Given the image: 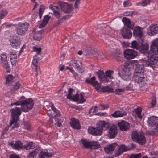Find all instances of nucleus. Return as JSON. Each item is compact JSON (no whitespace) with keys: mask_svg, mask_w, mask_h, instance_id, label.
Returning <instances> with one entry per match:
<instances>
[{"mask_svg":"<svg viewBox=\"0 0 158 158\" xmlns=\"http://www.w3.org/2000/svg\"><path fill=\"white\" fill-rule=\"evenodd\" d=\"M56 119V122L57 126L58 127H60L61 125L62 121L60 119L57 118Z\"/></svg>","mask_w":158,"mask_h":158,"instance_id":"58","label":"nucleus"},{"mask_svg":"<svg viewBox=\"0 0 158 158\" xmlns=\"http://www.w3.org/2000/svg\"><path fill=\"white\" fill-rule=\"evenodd\" d=\"M131 64V62L128 61L125 63L124 64V68H123L122 70H125L127 71L130 70V65Z\"/></svg>","mask_w":158,"mask_h":158,"instance_id":"35","label":"nucleus"},{"mask_svg":"<svg viewBox=\"0 0 158 158\" xmlns=\"http://www.w3.org/2000/svg\"><path fill=\"white\" fill-rule=\"evenodd\" d=\"M70 100H72L73 101L77 102L79 99V94L78 93H76L73 96L71 95V99H69Z\"/></svg>","mask_w":158,"mask_h":158,"instance_id":"44","label":"nucleus"},{"mask_svg":"<svg viewBox=\"0 0 158 158\" xmlns=\"http://www.w3.org/2000/svg\"><path fill=\"white\" fill-rule=\"evenodd\" d=\"M122 21L124 24V27L123 28L127 29H133L134 28V23L131 21L130 19L126 17L123 18Z\"/></svg>","mask_w":158,"mask_h":158,"instance_id":"17","label":"nucleus"},{"mask_svg":"<svg viewBox=\"0 0 158 158\" xmlns=\"http://www.w3.org/2000/svg\"><path fill=\"white\" fill-rule=\"evenodd\" d=\"M91 149H97L100 147V145L95 141H91Z\"/></svg>","mask_w":158,"mask_h":158,"instance_id":"32","label":"nucleus"},{"mask_svg":"<svg viewBox=\"0 0 158 158\" xmlns=\"http://www.w3.org/2000/svg\"><path fill=\"white\" fill-rule=\"evenodd\" d=\"M11 106L21 105L22 111L24 112H27L32 108L34 102L32 99H26L25 97L22 96L21 97L19 101L11 103Z\"/></svg>","mask_w":158,"mask_h":158,"instance_id":"3","label":"nucleus"},{"mask_svg":"<svg viewBox=\"0 0 158 158\" xmlns=\"http://www.w3.org/2000/svg\"><path fill=\"white\" fill-rule=\"evenodd\" d=\"M108 106L107 105L101 104L99 106V109L102 110H103L105 109L108 108Z\"/></svg>","mask_w":158,"mask_h":158,"instance_id":"57","label":"nucleus"},{"mask_svg":"<svg viewBox=\"0 0 158 158\" xmlns=\"http://www.w3.org/2000/svg\"><path fill=\"white\" fill-rule=\"evenodd\" d=\"M129 149L124 145H122L119 146L118 149L115 152V156L117 157L121 155L123 152L127 150H129Z\"/></svg>","mask_w":158,"mask_h":158,"instance_id":"22","label":"nucleus"},{"mask_svg":"<svg viewBox=\"0 0 158 158\" xmlns=\"http://www.w3.org/2000/svg\"><path fill=\"white\" fill-rule=\"evenodd\" d=\"M114 57L117 60L118 58H120L119 54H118L117 52H115L113 55Z\"/></svg>","mask_w":158,"mask_h":158,"instance_id":"63","label":"nucleus"},{"mask_svg":"<svg viewBox=\"0 0 158 158\" xmlns=\"http://www.w3.org/2000/svg\"><path fill=\"white\" fill-rule=\"evenodd\" d=\"M148 60L143 59L139 60L138 62H136L135 64L136 68L135 69L134 74H144V67L150 66L153 67L157 63V57L152 56L151 54L148 55Z\"/></svg>","mask_w":158,"mask_h":158,"instance_id":"1","label":"nucleus"},{"mask_svg":"<svg viewBox=\"0 0 158 158\" xmlns=\"http://www.w3.org/2000/svg\"><path fill=\"white\" fill-rule=\"evenodd\" d=\"M156 102V99L155 97L153 96L152 98V101L150 104L149 105L148 107L149 108H153L155 105Z\"/></svg>","mask_w":158,"mask_h":158,"instance_id":"37","label":"nucleus"},{"mask_svg":"<svg viewBox=\"0 0 158 158\" xmlns=\"http://www.w3.org/2000/svg\"><path fill=\"white\" fill-rule=\"evenodd\" d=\"M148 125L154 127L156 132H158V117L152 116L149 117L147 121Z\"/></svg>","mask_w":158,"mask_h":158,"instance_id":"10","label":"nucleus"},{"mask_svg":"<svg viewBox=\"0 0 158 158\" xmlns=\"http://www.w3.org/2000/svg\"><path fill=\"white\" fill-rule=\"evenodd\" d=\"M33 50L34 52H35L37 53V55H35V56L36 57H37V56L41 52V48L40 47L39 48H36L34 46L33 47Z\"/></svg>","mask_w":158,"mask_h":158,"instance_id":"46","label":"nucleus"},{"mask_svg":"<svg viewBox=\"0 0 158 158\" xmlns=\"http://www.w3.org/2000/svg\"><path fill=\"white\" fill-rule=\"evenodd\" d=\"M71 126L75 129H80L81 128L80 123L79 120L75 118H72L70 122Z\"/></svg>","mask_w":158,"mask_h":158,"instance_id":"21","label":"nucleus"},{"mask_svg":"<svg viewBox=\"0 0 158 158\" xmlns=\"http://www.w3.org/2000/svg\"><path fill=\"white\" fill-rule=\"evenodd\" d=\"M124 91V90L123 89L118 88L116 89L115 93L118 95H120L122 94Z\"/></svg>","mask_w":158,"mask_h":158,"instance_id":"50","label":"nucleus"},{"mask_svg":"<svg viewBox=\"0 0 158 158\" xmlns=\"http://www.w3.org/2000/svg\"><path fill=\"white\" fill-rule=\"evenodd\" d=\"M131 29L123 28L121 31V33L122 37L124 39H129L132 36V33Z\"/></svg>","mask_w":158,"mask_h":158,"instance_id":"15","label":"nucleus"},{"mask_svg":"<svg viewBox=\"0 0 158 158\" xmlns=\"http://www.w3.org/2000/svg\"><path fill=\"white\" fill-rule=\"evenodd\" d=\"M9 158H20L18 155L15 154H11L10 155Z\"/></svg>","mask_w":158,"mask_h":158,"instance_id":"64","label":"nucleus"},{"mask_svg":"<svg viewBox=\"0 0 158 158\" xmlns=\"http://www.w3.org/2000/svg\"><path fill=\"white\" fill-rule=\"evenodd\" d=\"M46 152L42 151L39 153L38 158H45L46 157Z\"/></svg>","mask_w":158,"mask_h":158,"instance_id":"47","label":"nucleus"},{"mask_svg":"<svg viewBox=\"0 0 158 158\" xmlns=\"http://www.w3.org/2000/svg\"><path fill=\"white\" fill-rule=\"evenodd\" d=\"M148 48L149 45L147 43L142 44L139 48L140 52L146 56L147 58H144L143 59L148 60V55L151 54V55L154 56L153 57H157V63L158 62V56L157 55L158 53V39H155L152 41V44L150 46V51L149 52L148 51Z\"/></svg>","mask_w":158,"mask_h":158,"instance_id":"2","label":"nucleus"},{"mask_svg":"<svg viewBox=\"0 0 158 158\" xmlns=\"http://www.w3.org/2000/svg\"><path fill=\"white\" fill-rule=\"evenodd\" d=\"M58 5L61 10L65 13H71L73 11V7L72 4L60 1L58 2Z\"/></svg>","mask_w":158,"mask_h":158,"instance_id":"9","label":"nucleus"},{"mask_svg":"<svg viewBox=\"0 0 158 158\" xmlns=\"http://www.w3.org/2000/svg\"><path fill=\"white\" fill-rule=\"evenodd\" d=\"M81 63L74 59L72 60L71 63L69 64L70 67L73 66L75 69H77L79 73H82L84 71V69L81 67Z\"/></svg>","mask_w":158,"mask_h":158,"instance_id":"14","label":"nucleus"},{"mask_svg":"<svg viewBox=\"0 0 158 158\" xmlns=\"http://www.w3.org/2000/svg\"><path fill=\"white\" fill-rule=\"evenodd\" d=\"M109 125L105 121L99 122L96 127H89L88 131L89 133L95 136H100L102 133L103 130H106L109 127Z\"/></svg>","mask_w":158,"mask_h":158,"instance_id":"4","label":"nucleus"},{"mask_svg":"<svg viewBox=\"0 0 158 158\" xmlns=\"http://www.w3.org/2000/svg\"><path fill=\"white\" fill-rule=\"evenodd\" d=\"M141 156V154L140 153L136 154H132L130 155L129 158H140Z\"/></svg>","mask_w":158,"mask_h":158,"instance_id":"48","label":"nucleus"},{"mask_svg":"<svg viewBox=\"0 0 158 158\" xmlns=\"http://www.w3.org/2000/svg\"><path fill=\"white\" fill-rule=\"evenodd\" d=\"M117 146V144L116 143H114L109 145L107 146L104 148L105 152L107 154L111 153L115 149V148Z\"/></svg>","mask_w":158,"mask_h":158,"instance_id":"24","label":"nucleus"},{"mask_svg":"<svg viewBox=\"0 0 158 158\" xmlns=\"http://www.w3.org/2000/svg\"><path fill=\"white\" fill-rule=\"evenodd\" d=\"M131 47L132 48L135 49H137L139 47L138 43L135 40L133 41L131 43Z\"/></svg>","mask_w":158,"mask_h":158,"instance_id":"45","label":"nucleus"},{"mask_svg":"<svg viewBox=\"0 0 158 158\" xmlns=\"http://www.w3.org/2000/svg\"><path fill=\"white\" fill-rule=\"evenodd\" d=\"M29 27L28 23H21L18 24L16 28L17 34L21 36H23L28 30Z\"/></svg>","mask_w":158,"mask_h":158,"instance_id":"7","label":"nucleus"},{"mask_svg":"<svg viewBox=\"0 0 158 158\" xmlns=\"http://www.w3.org/2000/svg\"><path fill=\"white\" fill-rule=\"evenodd\" d=\"M133 34L134 36L135 37L139 38L142 40V38L143 36V28L139 26H137L134 27L133 29Z\"/></svg>","mask_w":158,"mask_h":158,"instance_id":"13","label":"nucleus"},{"mask_svg":"<svg viewBox=\"0 0 158 158\" xmlns=\"http://www.w3.org/2000/svg\"><path fill=\"white\" fill-rule=\"evenodd\" d=\"M7 12L6 10H3L0 11V19H2L6 16Z\"/></svg>","mask_w":158,"mask_h":158,"instance_id":"42","label":"nucleus"},{"mask_svg":"<svg viewBox=\"0 0 158 158\" xmlns=\"http://www.w3.org/2000/svg\"><path fill=\"white\" fill-rule=\"evenodd\" d=\"M123 5L125 7H127L130 6L131 5V4L128 1H124L123 2Z\"/></svg>","mask_w":158,"mask_h":158,"instance_id":"62","label":"nucleus"},{"mask_svg":"<svg viewBox=\"0 0 158 158\" xmlns=\"http://www.w3.org/2000/svg\"><path fill=\"white\" fill-rule=\"evenodd\" d=\"M73 90L71 88H69L68 90V94L67 95V98L68 99H71V94Z\"/></svg>","mask_w":158,"mask_h":158,"instance_id":"55","label":"nucleus"},{"mask_svg":"<svg viewBox=\"0 0 158 158\" xmlns=\"http://www.w3.org/2000/svg\"><path fill=\"white\" fill-rule=\"evenodd\" d=\"M9 126H7L3 130L2 133V135H4L6 134V132L8 131L9 128Z\"/></svg>","mask_w":158,"mask_h":158,"instance_id":"61","label":"nucleus"},{"mask_svg":"<svg viewBox=\"0 0 158 158\" xmlns=\"http://www.w3.org/2000/svg\"><path fill=\"white\" fill-rule=\"evenodd\" d=\"M14 146V148L15 149L19 150L24 149L28 150L35 148V144L33 142H31L23 146L21 142L19 140H17L15 142Z\"/></svg>","mask_w":158,"mask_h":158,"instance_id":"6","label":"nucleus"},{"mask_svg":"<svg viewBox=\"0 0 158 158\" xmlns=\"http://www.w3.org/2000/svg\"><path fill=\"white\" fill-rule=\"evenodd\" d=\"M13 78V77L11 75H8L6 78V82L5 83L6 84H8L9 85L12 83L11 81H12Z\"/></svg>","mask_w":158,"mask_h":158,"instance_id":"41","label":"nucleus"},{"mask_svg":"<svg viewBox=\"0 0 158 158\" xmlns=\"http://www.w3.org/2000/svg\"><path fill=\"white\" fill-rule=\"evenodd\" d=\"M131 136L133 140L138 143L140 145H143L145 143L146 139L143 133H139L136 131H133Z\"/></svg>","mask_w":158,"mask_h":158,"instance_id":"5","label":"nucleus"},{"mask_svg":"<svg viewBox=\"0 0 158 158\" xmlns=\"http://www.w3.org/2000/svg\"><path fill=\"white\" fill-rule=\"evenodd\" d=\"M113 73L114 71L113 70H109L105 71V75L110 79L113 78V77L112 76Z\"/></svg>","mask_w":158,"mask_h":158,"instance_id":"38","label":"nucleus"},{"mask_svg":"<svg viewBox=\"0 0 158 158\" xmlns=\"http://www.w3.org/2000/svg\"><path fill=\"white\" fill-rule=\"evenodd\" d=\"M92 85L95 87V89L97 90H99L101 87L100 85L97 81L92 82Z\"/></svg>","mask_w":158,"mask_h":158,"instance_id":"43","label":"nucleus"},{"mask_svg":"<svg viewBox=\"0 0 158 158\" xmlns=\"http://www.w3.org/2000/svg\"><path fill=\"white\" fill-rule=\"evenodd\" d=\"M24 128L25 129L29 130L30 128V123L27 122H24Z\"/></svg>","mask_w":158,"mask_h":158,"instance_id":"51","label":"nucleus"},{"mask_svg":"<svg viewBox=\"0 0 158 158\" xmlns=\"http://www.w3.org/2000/svg\"><path fill=\"white\" fill-rule=\"evenodd\" d=\"M80 103H83L86 101L85 99L84 98V97L83 94L81 93L80 94Z\"/></svg>","mask_w":158,"mask_h":158,"instance_id":"56","label":"nucleus"},{"mask_svg":"<svg viewBox=\"0 0 158 158\" xmlns=\"http://www.w3.org/2000/svg\"><path fill=\"white\" fill-rule=\"evenodd\" d=\"M10 111L12 120H11L10 125L11 126L13 123L16 122L19 120V116L20 115L21 112L20 108L17 107L15 108L11 109Z\"/></svg>","mask_w":158,"mask_h":158,"instance_id":"8","label":"nucleus"},{"mask_svg":"<svg viewBox=\"0 0 158 158\" xmlns=\"http://www.w3.org/2000/svg\"><path fill=\"white\" fill-rule=\"evenodd\" d=\"M51 17L49 15H46L44 16L42 23L39 26V28L44 27L48 23Z\"/></svg>","mask_w":158,"mask_h":158,"instance_id":"28","label":"nucleus"},{"mask_svg":"<svg viewBox=\"0 0 158 158\" xmlns=\"http://www.w3.org/2000/svg\"><path fill=\"white\" fill-rule=\"evenodd\" d=\"M150 2V0H144L142 2L137 3V4L138 6H145L149 4Z\"/></svg>","mask_w":158,"mask_h":158,"instance_id":"40","label":"nucleus"},{"mask_svg":"<svg viewBox=\"0 0 158 158\" xmlns=\"http://www.w3.org/2000/svg\"><path fill=\"white\" fill-rule=\"evenodd\" d=\"M21 87V84L19 81L17 82L12 84V86L10 88V91L12 93H14L15 91L19 89Z\"/></svg>","mask_w":158,"mask_h":158,"instance_id":"29","label":"nucleus"},{"mask_svg":"<svg viewBox=\"0 0 158 158\" xmlns=\"http://www.w3.org/2000/svg\"><path fill=\"white\" fill-rule=\"evenodd\" d=\"M125 57L127 59H131L135 58L137 55V52L133 49H128L124 52Z\"/></svg>","mask_w":158,"mask_h":158,"instance_id":"12","label":"nucleus"},{"mask_svg":"<svg viewBox=\"0 0 158 158\" xmlns=\"http://www.w3.org/2000/svg\"><path fill=\"white\" fill-rule=\"evenodd\" d=\"M100 82L102 83L108 82H109V79L105 75L102 78L101 80L100 81Z\"/></svg>","mask_w":158,"mask_h":158,"instance_id":"53","label":"nucleus"},{"mask_svg":"<svg viewBox=\"0 0 158 158\" xmlns=\"http://www.w3.org/2000/svg\"><path fill=\"white\" fill-rule=\"evenodd\" d=\"M144 74H134L133 80L136 83H139L142 81L144 79Z\"/></svg>","mask_w":158,"mask_h":158,"instance_id":"27","label":"nucleus"},{"mask_svg":"<svg viewBox=\"0 0 158 158\" xmlns=\"http://www.w3.org/2000/svg\"><path fill=\"white\" fill-rule=\"evenodd\" d=\"M49 106H50V108L51 110L53 111L55 113L58 111V110L55 108L53 105L52 103H49Z\"/></svg>","mask_w":158,"mask_h":158,"instance_id":"52","label":"nucleus"},{"mask_svg":"<svg viewBox=\"0 0 158 158\" xmlns=\"http://www.w3.org/2000/svg\"><path fill=\"white\" fill-rule=\"evenodd\" d=\"M39 152V150L38 149H35L30 152L28 156L29 158H34L37 154Z\"/></svg>","mask_w":158,"mask_h":158,"instance_id":"34","label":"nucleus"},{"mask_svg":"<svg viewBox=\"0 0 158 158\" xmlns=\"http://www.w3.org/2000/svg\"><path fill=\"white\" fill-rule=\"evenodd\" d=\"M59 6H55L51 5L49 8L52 9L53 11V15L57 18H59L61 16V14L59 11Z\"/></svg>","mask_w":158,"mask_h":158,"instance_id":"23","label":"nucleus"},{"mask_svg":"<svg viewBox=\"0 0 158 158\" xmlns=\"http://www.w3.org/2000/svg\"><path fill=\"white\" fill-rule=\"evenodd\" d=\"M33 37L35 40H40L41 39L40 35L37 33L34 34Z\"/></svg>","mask_w":158,"mask_h":158,"instance_id":"49","label":"nucleus"},{"mask_svg":"<svg viewBox=\"0 0 158 158\" xmlns=\"http://www.w3.org/2000/svg\"><path fill=\"white\" fill-rule=\"evenodd\" d=\"M118 74L124 80L126 81H129L130 80L131 78V74L130 71L127 70H122L121 73L120 71L119 70H118Z\"/></svg>","mask_w":158,"mask_h":158,"instance_id":"16","label":"nucleus"},{"mask_svg":"<svg viewBox=\"0 0 158 158\" xmlns=\"http://www.w3.org/2000/svg\"><path fill=\"white\" fill-rule=\"evenodd\" d=\"M118 125L120 130L123 131H127L130 127V123L124 120L118 122Z\"/></svg>","mask_w":158,"mask_h":158,"instance_id":"19","label":"nucleus"},{"mask_svg":"<svg viewBox=\"0 0 158 158\" xmlns=\"http://www.w3.org/2000/svg\"><path fill=\"white\" fill-rule=\"evenodd\" d=\"M134 110L137 117L140 119H142L143 117L141 115V113L142 111L141 109L139 108H138L134 109Z\"/></svg>","mask_w":158,"mask_h":158,"instance_id":"36","label":"nucleus"},{"mask_svg":"<svg viewBox=\"0 0 158 158\" xmlns=\"http://www.w3.org/2000/svg\"><path fill=\"white\" fill-rule=\"evenodd\" d=\"M96 74L98 75V77L99 81L101 80L102 78L105 75L104 71L100 70H99L97 72Z\"/></svg>","mask_w":158,"mask_h":158,"instance_id":"39","label":"nucleus"},{"mask_svg":"<svg viewBox=\"0 0 158 158\" xmlns=\"http://www.w3.org/2000/svg\"><path fill=\"white\" fill-rule=\"evenodd\" d=\"M127 115V113L124 111L116 110L111 115L114 118L123 117Z\"/></svg>","mask_w":158,"mask_h":158,"instance_id":"25","label":"nucleus"},{"mask_svg":"<svg viewBox=\"0 0 158 158\" xmlns=\"http://www.w3.org/2000/svg\"><path fill=\"white\" fill-rule=\"evenodd\" d=\"M0 64L6 69L7 73L10 72L9 64L8 62L6 56L4 54L0 55Z\"/></svg>","mask_w":158,"mask_h":158,"instance_id":"11","label":"nucleus"},{"mask_svg":"<svg viewBox=\"0 0 158 158\" xmlns=\"http://www.w3.org/2000/svg\"><path fill=\"white\" fill-rule=\"evenodd\" d=\"M62 20L63 19H62L61 18L60 19L57 20V21L54 23L53 25L54 27H56L58 26L60 23H63Z\"/></svg>","mask_w":158,"mask_h":158,"instance_id":"54","label":"nucleus"},{"mask_svg":"<svg viewBox=\"0 0 158 158\" xmlns=\"http://www.w3.org/2000/svg\"><path fill=\"white\" fill-rule=\"evenodd\" d=\"M117 133L118 131L116 127L112 126L110 127L107 135L110 138H113L116 136Z\"/></svg>","mask_w":158,"mask_h":158,"instance_id":"20","label":"nucleus"},{"mask_svg":"<svg viewBox=\"0 0 158 158\" xmlns=\"http://www.w3.org/2000/svg\"><path fill=\"white\" fill-rule=\"evenodd\" d=\"M17 122H14L12 124V129L14 128H18L19 126V125L17 123Z\"/></svg>","mask_w":158,"mask_h":158,"instance_id":"59","label":"nucleus"},{"mask_svg":"<svg viewBox=\"0 0 158 158\" xmlns=\"http://www.w3.org/2000/svg\"><path fill=\"white\" fill-rule=\"evenodd\" d=\"M83 146L87 149H90L91 147V141H89L86 139H82L81 140Z\"/></svg>","mask_w":158,"mask_h":158,"instance_id":"31","label":"nucleus"},{"mask_svg":"<svg viewBox=\"0 0 158 158\" xmlns=\"http://www.w3.org/2000/svg\"><path fill=\"white\" fill-rule=\"evenodd\" d=\"M147 33L150 35L153 36L158 33V25H151L147 29Z\"/></svg>","mask_w":158,"mask_h":158,"instance_id":"18","label":"nucleus"},{"mask_svg":"<svg viewBox=\"0 0 158 158\" xmlns=\"http://www.w3.org/2000/svg\"><path fill=\"white\" fill-rule=\"evenodd\" d=\"M100 91L103 92L112 93L114 92L113 89L111 87L106 86L102 87L100 90Z\"/></svg>","mask_w":158,"mask_h":158,"instance_id":"30","label":"nucleus"},{"mask_svg":"<svg viewBox=\"0 0 158 158\" xmlns=\"http://www.w3.org/2000/svg\"><path fill=\"white\" fill-rule=\"evenodd\" d=\"M10 59L12 65L13 66H15L16 63L17 61V58H11Z\"/></svg>","mask_w":158,"mask_h":158,"instance_id":"60","label":"nucleus"},{"mask_svg":"<svg viewBox=\"0 0 158 158\" xmlns=\"http://www.w3.org/2000/svg\"><path fill=\"white\" fill-rule=\"evenodd\" d=\"M45 9V6L44 5H41L40 6L38 13V15L40 19H41L42 14L44 12Z\"/></svg>","mask_w":158,"mask_h":158,"instance_id":"33","label":"nucleus"},{"mask_svg":"<svg viewBox=\"0 0 158 158\" xmlns=\"http://www.w3.org/2000/svg\"><path fill=\"white\" fill-rule=\"evenodd\" d=\"M21 43L20 40L18 38H12L10 40V44L14 48H19Z\"/></svg>","mask_w":158,"mask_h":158,"instance_id":"26","label":"nucleus"}]
</instances>
